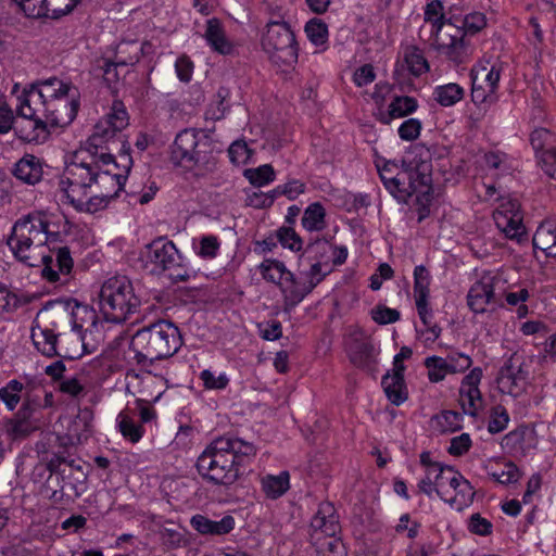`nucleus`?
<instances>
[{"label":"nucleus","instance_id":"f257e3e1","mask_svg":"<svg viewBox=\"0 0 556 556\" xmlns=\"http://www.w3.org/2000/svg\"><path fill=\"white\" fill-rule=\"evenodd\" d=\"M68 220L65 217L63 229H60L47 214L42 212H33L18 218L7 239V244L14 257L31 267L40 263L45 265L42 276L50 282L59 280L60 273L70 274V249L60 248L56 255L55 270L52 267L53 260L46 255L41 250L45 245H51L62 242L63 237L67 235Z\"/></svg>","mask_w":556,"mask_h":556},{"label":"nucleus","instance_id":"f03ea898","mask_svg":"<svg viewBox=\"0 0 556 556\" xmlns=\"http://www.w3.org/2000/svg\"><path fill=\"white\" fill-rule=\"evenodd\" d=\"M253 455L255 447L252 443L238 438L219 437L199 455L195 466L206 482L228 486L239 479L245 459Z\"/></svg>","mask_w":556,"mask_h":556},{"label":"nucleus","instance_id":"7ed1b4c3","mask_svg":"<svg viewBox=\"0 0 556 556\" xmlns=\"http://www.w3.org/2000/svg\"><path fill=\"white\" fill-rule=\"evenodd\" d=\"M83 151L72 153V186L85 190L94 186L97 191L111 200L123 189L132 167L130 154H122V172L102 168L96 159L86 160Z\"/></svg>","mask_w":556,"mask_h":556},{"label":"nucleus","instance_id":"20e7f679","mask_svg":"<svg viewBox=\"0 0 556 556\" xmlns=\"http://www.w3.org/2000/svg\"><path fill=\"white\" fill-rule=\"evenodd\" d=\"M376 166L386 189L401 202L415 193L428 194L431 189V165L426 161H384Z\"/></svg>","mask_w":556,"mask_h":556},{"label":"nucleus","instance_id":"39448f33","mask_svg":"<svg viewBox=\"0 0 556 556\" xmlns=\"http://www.w3.org/2000/svg\"><path fill=\"white\" fill-rule=\"evenodd\" d=\"M179 329L167 320H159L139 329L131 338L134 359L142 367L173 356L181 346Z\"/></svg>","mask_w":556,"mask_h":556},{"label":"nucleus","instance_id":"423d86ee","mask_svg":"<svg viewBox=\"0 0 556 556\" xmlns=\"http://www.w3.org/2000/svg\"><path fill=\"white\" fill-rule=\"evenodd\" d=\"M129 116L122 101L115 100L110 112L96 125L92 135L79 151L93 160L99 151H117L130 154V144L124 134Z\"/></svg>","mask_w":556,"mask_h":556},{"label":"nucleus","instance_id":"0eeeda50","mask_svg":"<svg viewBox=\"0 0 556 556\" xmlns=\"http://www.w3.org/2000/svg\"><path fill=\"white\" fill-rule=\"evenodd\" d=\"M100 309L106 321L123 323L140 306L131 281L126 276H115L104 281L99 293Z\"/></svg>","mask_w":556,"mask_h":556},{"label":"nucleus","instance_id":"6e6552de","mask_svg":"<svg viewBox=\"0 0 556 556\" xmlns=\"http://www.w3.org/2000/svg\"><path fill=\"white\" fill-rule=\"evenodd\" d=\"M103 340L96 311L72 299V359L96 353Z\"/></svg>","mask_w":556,"mask_h":556},{"label":"nucleus","instance_id":"1a4fd4ad","mask_svg":"<svg viewBox=\"0 0 556 556\" xmlns=\"http://www.w3.org/2000/svg\"><path fill=\"white\" fill-rule=\"evenodd\" d=\"M425 21L432 25L433 47L440 54L448 60H457L465 54L464 33L450 20H444L443 7L439 0H433L426 5Z\"/></svg>","mask_w":556,"mask_h":556},{"label":"nucleus","instance_id":"9d476101","mask_svg":"<svg viewBox=\"0 0 556 556\" xmlns=\"http://www.w3.org/2000/svg\"><path fill=\"white\" fill-rule=\"evenodd\" d=\"M341 531L339 517L333 505L324 502L311 521V542L323 556H345L344 546L338 534Z\"/></svg>","mask_w":556,"mask_h":556},{"label":"nucleus","instance_id":"9b49d317","mask_svg":"<svg viewBox=\"0 0 556 556\" xmlns=\"http://www.w3.org/2000/svg\"><path fill=\"white\" fill-rule=\"evenodd\" d=\"M262 48L278 66H291L298 60L295 36L286 22H269L262 37Z\"/></svg>","mask_w":556,"mask_h":556},{"label":"nucleus","instance_id":"f8f14e48","mask_svg":"<svg viewBox=\"0 0 556 556\" xmlns=\"http://www.w3.org/2000/svg\"><path fill=\"white\" fill-rule=\"evenodd\" d=\"M208 147L207 139L201 137L195 129H184L170 146V161L187 168L207 165L212 157L206 150Z\"/></svg>","mask_w":556,"mask_h":556},{"label":"nucleus","instance_id":"ddd939ff","mask_svg":"<svg viewBox=\"0 0 556 556\" xmlns=\"http://www.w3.org/2000/svg\"><path fill=\"white\" fill-rule=\"evenodd\" d=\"M148 260L153 266V273L166 274L173 282L187 281L190 277L188 268L182 265L179 251L172 241L160 238L150 243Z\"/></svg>","mask_w":556,"mask_h":556},{"label":"nucleus","instance_id":"4468645a","mask_svg":"<svg viewBox=\"0 0 556 556\" xmlns=\"http://www.w3.org/2000/svg\"><path fill=\"white\" fill-rule=\"evenodd\" d=\"M529 375L525 357L519 353L511 354L496 378L500 391L515 397L521 395L529 384Z\"/></svg>","mask_w":556,"mask_h":556},{"label":"nucleus","instance_id":"2eb2a0df","mask_svg":"<svg viewBox=\"0 0 556 556\" xmlns=\"http://www.w3.org/2000/svg\"><path fill=\"white\" fill-rule=\"evenodd\" d=\"M17 100V117L42 118L40 113L43 112L45 118H48L51 128L62 127L65 124L64 118L59 116L58 110L50 109L41 100L35 85L29 89H24Z\"/></svg>","mask_w":556,"mask_h":556},{"label":"nucleus","instance_id":"dca6fc26","mask_svg":"<svg viewBox=\"0 0 556 556\" xmlns=\"http://www.w3.org/2000/svg\"><path fill=\"white\" fill-rule=\"evenodd\" d=\"M494 220L497 228L508 239L521 242L526 237V227L522 224L520 204L517 200L504 201L494 212Z\"/></svg>","mask_w":556,"mask_h":556},{"label":"nucleus","instance_id":"f3484780","mask_svg":"<svg viewBox=\"0 0 556 556\" xmlns=\"http://www.w3.org/2000/svg\"><path fill=\"white\" fill-rule=\"evenodd\" d=\"M530 143L545 174L556 180V135L547 128H535Z\"/></svg>","mask_w":556,"mask_h":556},{"label":"nucleus","instance_id":"a211bd4d","mask_svg":"<svg viewBox=\"0 0 556 556\" xmlns=\"http://www.w3.org/2000/svg\"><path fill=\"white\" fill-rule=\"evenodd\" d=\"M501 282V278L494 275H484L473 283L467 294V304L469 308L478 314L484 313L488 304L496 302L495 288Z\"/></svg>","mask_w":556,"mask_h":556},{"label":"nucleus","instance_id":"6ab92c4d","mask_svg":"<svg viewBox=\"0 0 556 556\" xmlns=\"http://www.w3.org/2000/svg\"><path fill=\"white\" fill-rule=\"evenodd\" d=\"M482 377L480 368H473L464 379L459 389V404L465 414L476 416L482 402L478 384Z\"/></svg>","mask_w":556,"mask_h":556},{"label":"nucleus","instance_id":"aec40b11","mask_svg":"<svg viewBox=\"0 0 556 556\" xmlns=\"http://www.w3.org/2000/svg\"><path fill=\"white\" fill-rule=\"evenodd\" d=\"M330 271L331 267L328 262L316 261L307 273L308 285L306 287L301 290L295 285L290 289L282 288L286 303L291 306L300 303Z\"/></svg>","mask_w":556,"mask_h":556},{"label":"nucleus","instance_id":"412c9836","mask_svg":"<svg viewBox=\"0 0 556 556\" xmlns=\"http://www.w3.org/2000/svg\"><path fill=\"white\" fill-rule=\"evenodd\" d=\"M17 137L25 142H43L49 132L48 118L18 117L13 127Z\"/></svg>","mask_w":556,"mask_h":556},{"label":"nucleus","instance_id":"4be33fe9","mask_svg":"<svg viewBox=\"0 0 556 556\" xmlns=\"http://www.w3.org/2000/svg\"><path fill=\"white\" fill-rule=\"evenodd\" d=\"M190 523L194 530L203 535H224L233 530L236 521L230 515L224 516L220 520L195 515L191 518Z\"/></svg>","mask_w":556,"mask_h":556},{"label":"nucleus","instance_id":"5701e85b","mask_svg":"<svg viewBox=\"0 0 556 556\" xmlns=\"http://www.w3.org/2000/svg\"><path fill=\"white\" fill-rule=\"evenodd\" d=\"M140 58V48L136 42H124L117 47V51L115 54V60L112 62H108L104 68V76L108 80L112 78L110 75H113L114 78H117V67L119 66H129L134 65L139 61Z\"/></svg>","mask_w":556,"mask_h":556},{"label":"nucleus","instance_id":"b1692460","mask_svg":"<svg viewBox=\"0 0 556 556\" xmlns=\"http://www.w3.org/2000/svg\"><path fill=\"white\" fill-rule=\"evenodd\" d=\"M430 475L434 481V491L442 498L446 500L451 495V488L454 486L460 473L451 466L442 464L430 465Z\"/></svg>","mask_w":556,"mask_h":556},{"label":"nucleus","instance_id":"393cba45","mask_svg":"<svg viewBox=\"0 0 556 556\" xmlns=\"http://www.w3.org/2000/svg\"><path fill=\"white\" fill-rule=\"evenodd\" d=\"M40 160L33 154H25L14 166L13 175L21 181L35 185L42 178Z\"/></svg>","mask_w":556,"mask_h":556},{"label":"nucleus","instance_id":"a878e982","mask_svg":"<svg viewBox=\"0 0 556 556\" xmlns=\"http://www.w3.org/2000/svg\"><path fill=\"white\" fill-rule=\"evenodd\" d=\"M30 413V402H23L16 416L8 422L7 432L13 440L24 439L36 429L29 420Z\"/></svg>","mask_w":556,"mask_h":556},{"label":"nucleus","instance_id":"bb28decb","mask_svg":"<svg viewBox=\"0 0 556 556\" xmlns=\"http://www.w3.org/2000/svg\"><path fill=\"white\" fill-rule=\"evenodd\" d=\"M204 38L214 51L220 54L231 53L232 43L228 40L219 20L211 18L206 22Z\"/></svg>","mask_w":556,"mask_h":556},{"label":"nucleus","instance_id":"cd10ccee","mask_svg":"<svg viewBox=\"0 0 556 556\" xmlns=\"http://www.w3.org/2000/svg\"><path fill=\"white\" fill-rule=\"evenodd\" d=\"M36 87L37 93L50 109H56L54 102L66 98L70 90L68 84L56 77L49 78Z\"/></svg>","mask_w":556,"mask_h":556},{"label":"nucleus","instance_id":"c85d7f7f","mask_svg":"<svg viewBox=\"0 0 556 556\" xmlns=\"http://www.w3.org/2000/svg\"><path fill=\"white\" fill-rule=\"evenodd\" d=\"M475 494L473 486L460 475L454 486L451 488V495L444 501L454 509L462 511L472 503Z\"/></svg>","mask_w":556,"mask_h":556},{"label":"nucleus","instance_id":"c756f323","mask_svg":"<svg viewBox=\"0 0 556 556\" xmlns=\"http://www.w3.org/2000/svg\"><path fill=\"white\" fill-rule=\"evenodd\" d=\"M305 190V185L299 180H291L282 186H278L270 193L267 194H254L257 202H255L256 206H270L274 203V200L278 195H286L289 200L296 199L300 194H302Z\"/></svg>","mask_w":556,"mask_h":556},{"label":"nucleus","instance_id":"7c9ffc66","mask_svg":"<svg viewBox=\"0 0 556 556\" xmlns=\"http://www.w3.org/2000/svg\"><path fill=\"white\" fill-rule=\"evenodd\" d=\"M486 25L485 16L482 13L476 12L465 16L463 26H458L463 34V41L466 46V52L457 60H451L455 64L464 63L471 54V47L467 39L468 35H475L483 29Z\"/></svg>","mask_w":556,"mask_h":556},{"label":"nucleus","instance_id":"2f4dec72","mask_svg":"<svg viewBox=\"0 0 556 556\" xmlns=\"http://www.w3.org/2000/svg\"><path fill=\"white\" fill-rule=\"evenodd\" d=\"M262 277L273 283L282 286V281L290 282L292 287L295 285L294 275L287 270L283 263L276 260H265L260 265Z\"/></svg>","mask_w":556,"mask_h":556},{"label":"nucleus","instance_id":"473e14b6","mask_svg":"<svg viewBox=\"0 0 556 556\" xmlns=\"http://www.w3.org/2000/svg\"><path fill=\"white\" fill-rule=\"evenodd\" d=\"M348 351L351 362L358 367H366L375 362L374 345L367 340H352L349 344Z\"/></svg>","mask_w":556,"mask_h":556},{"label":"nucleus","instance_id":"72a5a7b5","mask_svg":"<svg viewBox=\"0 0 556 556\" xmlns=\"http://www.w3.org/2000/svg\"><path fill=\"white\" fill-rule=\"evenodd\" d=\"M381 384L388 400L392 404L399 406L407 400L404 377L387 374L383 376Z\"/></svg>","mask_w":556,"mask_h":556},{"label":"nucleus","instance_id":"f704fd0d","mask_svg":"<svg viewBox=\"0 0 556 556\" xmlns=\"http://www.w3.org/2000/svg\"><path fill=\"white\" fill-rule=\"evenodd\" d=\"M26 396L27 391L25 386L16 379L10 380L5 386L0 388V400L9 410L15 409L22 400L29 402Z\"/></svg>","mask_w":556,"mask_h":556},{"label":"nucleus","instance_id":"c9c22d12","mask_svg":"<svg viewBox=\"0 0 556 556\" xmlns=\"http://www.w3.org/2000/svg\"><path fill=\"white\" fill-rule=\"evenodd\" d=\"M31 340L36 349L43 355L52 357L59 355L56 350V336L50 329L40 327L31 329Z\"/></svg>","mask_w":556,"mask_h":556},{"label":"nucleus","instance_id":"e433bc0d","mask_svg":"<svg viewBox=\"0 0 556 556\" xmlns=\"http://www.w3.org/2000/svg\"><path fill=\"white\" fill-rule=\"evenodd\" d=\"M289 472L282 471L278 476L268 475L262 479V489L267 497L278 498L289 489Z\"/></svg>","mask_w":556,"mask_h":556},{"label":"nucleus","instance_id":"4c0bfd02","mask_svg":"<svg viewBox=\"0 0 556 556\" xmlns=\"http://www.w3.org/2000/svg\"><path fill=\"white\" fill-rule=\"evenodd\" d=\"M417 109V101L407 96L395 97L389 105L388 115L381 118L382 123L389 124L393 118L404 117Z\"/></svg>","mask_w":556,"mask_h":556},{"label":"nucleus","instance_id":"58836bf2","mask_svg":"<svg viewBox=\"0 0 556 556\" xmlns=\"http://www.w3.org/2000/svg\"><path fill=\"white\" fill-rule=\"evenodd\" d=\"M326 212L319 202L309 204L304 211L302 225L308 231H320L326 227Z\"/></svg>","mask_w":556,"mask_h":556},{"label":"nucleus","instance_id":"ea45409f","mask_svg":"<svg viewBox=\"0 0 556 556\" xmlns=\"http://www.w3.org/2000/svg\"><path fill=\"white\" fill-rule=\"evenodd\" d=\"M117 422L121 433L124 438L132 443H137L143 435V428L140 425L135 424L132 417L129 414V409L123 410L117 416Z\"/></svg>","mask_w":556,"mask_h":556},{"label":"nucleus","instance_id":"a19ab883","mask_svg":"<svg viewBox=\"0 0 556 556\" xmlns=\"http://www.w3.org/2000/svg\"><path fill=\"white\" fill-rule=\"evenodd\" d=\"M93 413L89 408L80 409L72 422L73 430L76 432L77 443H83L91 435V421Z\"/></svg>","mask_w":556,"mask_h":556},{"label":"nucleus","instance_id":"79ce46f5","mask_svg":"<svg viewBox=\"0 0 556 556\" xmlns=\"http://www.w3.org/2000/svg\"><path fill=\"white\" fill-rule=\"evenodd\" d=\"M430 286V274L424 265H418L414 269V296L415 301H428Z\"/></svg>","mask_w":556,"mask_h":556},{"label":"nucleus","instance_id":"37998d69","mask_svg":"<svg viewBox=\"0 0 556 556\" xmlns=\"http://www.w3.org/2000/svg\"><path fill=\"white\" fill-rule=\"evenodd\" d=\"M58 440L61 441L60 447L63 448V451H58L52 453V457L48 462V469L51 473L60 475L63 480H65V477L63 476L66 471V468L70 466V463L67 460L68 452H67V442L68 438H58Z\"/></svg>","mask_w":556,"mask_h":556},{"label":"nucleus","instance_id":"c03bdc74","mask_svg":"<svg viewBox=\"0 0 556 556\" xmlns=\"http://www.w3.org/2000/svg\"><path fill=\"white\" fill-rule=\"evenodd\" d=\"M534 249L547 252L556 245V229L551 223L542 224L533 236Z\"/></svg>","mask_w":556,"mask_h":556},{"label":"nucleus","instance_id":"a18cd8bd","mask_svg":"<svg viewBox=\"0 0 556 556\" xmlns=\"http://www.w3.org/2000/svg\"><path fill=\"white\" fill-rule=\"evenodd\" d=\"M435 100L443 106H451L464 97V89L457 84L439 86L434 91Z\"/></svg>","mask_w":556,"mask_h":556},{"label":"nucleus","instance_id":"49530a36","mask_svg":"<svg viewBox=\"0 0 556 556\" xmlns=\"http://www.w3.org/2000/svg\"><path fill=\"white\" fill-rule=\"evenodd\" d=\"M425 366L428 369V378L431 382L442 381L446 375L451 374L446 358L440 356L427 357Z\"/></svg>","mask_w":556,"mask_h":556},{"label":"nucleus","instance_id":"de8ad7c7","mask_svg":"<svg viewBox=\"0 0 556 556\" xmlns=\"http://www.w3.org/2000/svg\"><path fill=\"white\" fill-rule=\"evenodd\" d=\"M165 379L147 371L142 378V392L153 401H157L165 390Z\"/></svg>","mask_w":556,"mask_h":556},{"label":"nucleus","instance_id":"09e8293b","mask_svg":"<svg viewBox=\"0 0 556 556\" xmlns=\"http://www.w3.org/2000/svg\"><path fill=\"white\" fill-rule=\"evenodd\" d=\"M244 177L253 185L262 187L275 179V170L271 165L265 164L256 168L244 170Z\"/></svg>","mask_w":556,"mask_h":556},{"label":"nucleus","instance_id":"8fccbe9b","mask_svg":"<svg viewBox=\"0 0 556 556\" xmlns=\"http://www.w3.org/2000/svg\"><path fill=\"white\" fill-rule=\"evenodd\" d=\"M405 63L414 76H419L429 70V64L421 51L417 48H409L405 52Z\"/></svg>","mask_w":556,"mask_h":556},{"label":"nucleus","instance_id":"3c124183","mask_svg":"<svg viewBox=\"0 0 556 556\" xmlns=\"http://www.w3.org/2000/svg\"><path fill=\"white\" fill-rule=\"evenodd\" d=\"M307 38L315 46L324 45L328 39L327 25L318 18H312L305 25Z\"/></svg>","mask_w":556,"mask_h":556},{"label":"nucleus","instance_id":"603ef678","mask_svg":"<svg viewBox=\"0 0 556 556\" xmlns=\"http://www.w3.org/2000/svg\"><path fill=\"white\" fill-rule=\"evenodd\" d=\"M472 73L473 77H480V84H483L486 87V91L496 93L501 77L500 70L496 66L493 65L489 71L486 67L482 66L473 70Z\"/></svg>","mask_w":556,"mask_h":556},{"label":"nucleus","instance_id":"864d4df0","mask_svg":"<svg viewBox=\"0 0 556 556\" xmlns=\"http://www.w3.org/2000/svg\"><path fill=\"white\" fill-rule=\"evenodd\" d=\"M509 422V415L506 408L502 405L492 407L488 430L490 433L502 432Z\"/></svg>","mask_w":556,"mask_h":556},{"label":"nucleus","instance_id":"5fc2aeb1","mask_svg":"<svg viewBox=\"0 0 556 556\" xmlns=\"http://www.w3.org/2000/svg\"><path fill=\"white\" fill-rule=\"evenodd\" d=\"M200 379L207 390H224L229 383V378L226 374H216L210 369H204L200 374Z\"/></svg>","mask_w":556,"mask_h":556},{"label":"nucleus","instance_id":"6e6d98bb","mask_svg":"<svg viewBox=\"0 0 556 556\" xmlns=\"http://www.w3.org/2000/svg\"><path fill=\"white\" fill-rule=\"evenodd\" d=\"M331 252H336L334 247L325 239H317L306 248V253L313 254L316 261H321L323 263H329Z\"/></svg>","mask_w":556,"mask_h":556},{"label":"nucleus","instance_id":"4d7b16f0","mask_svg":"<svg viewBox=\"0 0 556 556\" xmlns=\"http://www.w3.org/2000/svg\"><path fill=\"white\" fill-rule=\"evenodd\" d=\"M47 0H14L27 17L39 18L47 15Z\"/></svg>","mask_w":556,"mask_h":556},{"label":"nucleus","instance_id":"13d9d810","mask_svg":"<svg viewBox=\"0 0 556 556\" xmlns=\"http://www.w3.org/2000/svg\"><path fill=\"white\" fill-rule=\"evenodd\" d=\"M111 199L108 197H103L101 193H96L88 201H76L72 198V205L79 211H85L88 213H96L104 207H106L109 201Z\"/></svg>","mask_w":556,"mask_h":556},{"label":"nucleus","instance_id":"bf43d9fd","mask_svg":"<svg viewBox=\"0 0 556 556\" xmlns=\"http://www.w3.org/2000/svg\"><path fill=\"white\" fill-rule=\"evenodd\" d=\"M370 314L371 318L379 325L393 324L400 319V312L386 305H377Z\"/></svg>","mask_w":556,"mask_h":556},{"label":"nucleus","instance_id":"052dcab7","mask_svg":"<svg viewBox=\"0 0 556 556\" xmlns=\"http://www.w3.org/2000/svg\"><path fill=\"white\" fill-rule=\"evenodd\" d=\"M279 242L292 251H300L302 248V240L300 236L291 227H281L277 231Z\"/></svg>","mask_w":556,"mask_h":556},{"label":"nucleus","instance_id":"680f3d73","mask_svg":"<svg viewBox=\"0 0 556 556\" xmlns=\"http://www.w3.org/2000/svg\"><path fill=\"white\" fill-rule=\"evenodd\" d=\"M228 155L233 164H244L251 157V150L245 141H235L228 149Z\"/></svg>","mask_w":556,"mask_h":556},{"label":"nucleus","instance_id":"e2e57ef3","mask_svg":"<svg viewBox=\"0 0 556 556\" xmlns=\"http://www.w3.org/2000/svg\"><path fill=\"white\" fill-rule=\"evenodd\" d=\"M491 476L495 481L502 484H508L519 480L520 471L515 464L506 463L501 471H494Z\"/></svg>","mask_w":556,"mask_h":556},{"label":"nucleus","instance_id":"0e129e2a","mask_svg":"<svg viewBox=\"0 0 556 556\" xmlns=\"http://www.w3.org/2000/svg\"><path fill=\"white\" fill-rule=\"evenodd\" d=\"M421 130V123L416 118L405 121L399 128L401 139L406 141L415 140Z\"/></svg>","mask_w":556,"mask_h":556},{"label":"nucleus","instance_id":"69168bd1","mask_svg":"<svg viewBox=\"0 0 556 556\" xmlns=\"http://www.w3.org/2000/svg\"><path fill=\"white\" fill-rule=\"evenodd\" d=\"M492 523L488 519L481 517L480 514L471 515L468 525L470 532L478 535H489L492 533Z\"/></svg>","mask_w":556,"mask_h":556},{"label":"nucleus","instance_id":"338daca9","mask_svg":"<svg viewBox=\"0 0 556 556\" xmlns=\"http://www.w3.org/2000/svg\"><path fill=\"white\" fill-rule=\"evenodd\" d=\"M446 361L450 366L451 374L463 372L472 364V361L468 355L460 353L448 355Z\"/></svg>","mask_w":556,"mask_h":556},{"label":"nucleus","instance_id":"774afa93","mask_svg":"<svg viewBox=\"0 0 556 556\" xmlns=\"http://www.w3.org/2000/svg\"><path fill=\"white\" fill-rule=\"evenodd\" d=\"M471 446V439L469 434L462 433L458 437H455L451 440V445L448 447V453L454 456H460L465 454L469 447Z\"/></svg>","mask_w":556,"mask_h":556}]
</instances>
